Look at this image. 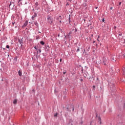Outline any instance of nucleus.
Instances as JSON below:
<instances>
[{
	"label": "nucleus",
	"mask_w": 125,
	"mask_h": 125,
	"mask_svg": "<svg viewBox=\"0 0 125 125\" xmlns=\"http://www.w3.org/2000/svg\"><path fill=\"white\" fill-rule=\"evenodd\" d=\"M103 62L104 63V65H106V63H107V60L105 58H103Z\"/></svg>",
	"instance_id": "f03ea898"
},
{
	"label": "nucleus",
	"mask_w": 125,
	"mask_h": 125,
	"mask_svg": "<svg viewBox=\"0 0 125 125\" xmlns=\"http://www.w3.org/2000/svg\"><path fill=\"white\" fill-rule=\"evenodd\" d=\"M60 62H62V59H61L60 60Z\"/></svg>",
	"instance_id": "aec40b11"
},
{
	"label": "nucleus",
	"mask_w": 125,
	"mask_h": 125,
	"mask_svg": "<svg viewBox=\"0 0 125 125\" xmlns=\"http://www.w3.org/2000/svg\"><path fill=\"white\" fill-rule=\"evenodd\" d=\"M19 42L20 43V44H21V45H22V44H23V40L19 39Z\"/></svg>",
	"instance_id": "39448f33"
},
{
	"label": "nucleus",
	"mask_w": 125,
	"mask_h": 125,
	"mask_svg": "<svg viewBox=\"0 0 125 125\" xmlns=\"http://www.w3.org/2000/svg\"><path fill=\"white\" fill-rule=\"evenodd\" d=\"M15 24V22H12V25H14Z\"/></svg>",
	"instance_id": "412c9836"
},
{
	"label": "nucleus",
	"mask_w": 125,
	"mask_h": 125,
	"mask_svg": "<svg viewBox=\"0 0 125 125\" xmlns=\"http://www.w3.org/2000/svg\"><path fill=\"white\" fill-rule=\"evenodd\" d=\"M111 60H112V61H113V62H116V59H115L114 57L111 58Z\"/></svg>",
	"instance_id": "6e6552de"
},
{
	"label": "nucleus",
	"mask_w": 125,
	"mask_h": 125,
	"mask_svg": "<svg viewBox=\"0 0 125 125\" xmlns=\"http://www.w3.org/2000/svg\"><path fill=\"white\" fill-rule=\"evenodd\" d=\"M119 36H122V34H119Z\"/></svg>",
	"instance_id": "c756f323"
},
{
	"label": "nucleus",
	"mask_w": 125,
	"mask_h": 125,
	"mask_svg": "<svg viewBox=\"0 0 125 125\" xmlns=\"http://www.w3.org/2000/svg\"><path fill=\"white\" fill-rule=\"evenodd\" d=\"M18 74H19V76H20V77H21L22 76V72H21V71H18Z\"/></svg>",
	"instance_id": "423d86ee"
},
{
	"label": "nucleus",
	"mask_w": 125,
	"mask_h": 125,
	"mask_svg": "<svg viewBox=\"0 0 125 125\" xmlns=\"http://www.w3.org/2000/svg\"><path fill=\"white\" fill-rule=\"evenodd\" d=\"M70 34H71V32H70V33H69L68 36H70Z\"/></svg>",
	"instance_id": "c85d7f7f"
},
{
	"label": "nucleus",
	"mask_w": 125,
	"mask_h": 125,
	"mask_svg": "<svg viewBox=\"0 0 125 125\" xmlns=\"http://www.w3.org/2000/svg\"><path fill=\"white\" fill-rule=\"evenodd\" d=\"M105 21V20L104 19H102V22H104Z\"/></svg>",
	"instance_id": "2eb2a0df"
},
{
	"label": "nucleus",
	"mask_w": 125,
	"mask_h": 125,
	"mask_svg": "<svg viewBox=\"0 0 125 125\" xmlns=\"http://www.w3.org/2000/svg\"><path fill=\"white\" fill-rule=\"evenodd\" d=\"M110 9H111V10H112L113 9V7H111Z\"/></svg>",
	"instance_id": "4be33fe9"
},
{
	"label": "nucleus",
	"mask_w": 125,
	"mask_h": 125,
	"mask_svg": "<svg viewBox=\"0 0 125 125\" xmlns=\"http://www.w3.org/2000/svg\"><path fill=\"white\" fill-rule=\"evenodd\" d=\"M93 88H95V85H93Z\"/></svg>",
	"instance_id": "a878e982"
},
{
	"label": "nucleus",
	"mask_w": 125,
	"mask_h": 125,
	"mask_svg": "<svg viewBox=\"0 0 125 125\" xmlns=\"http://www.w3.org/2000/svg\"><path fill=\"white\" fill-rule=\"evenodd\" d=\"M124 105H125V103L124 104Z\"/></svg>",
	"instance_id": "473e14b6"
},
{
	"label": "nucleus",
	"mask_w": 125,
	"mask_h": 125,
	"mask_svg": "<svg viewBox=\"0 0 125 125\" xmlns=\"http://www.w3.org/2000/svg\"><path fill=\"white\" fill-rule=\"evenodd\" d=\"M99 121H100V124H101V118L100 117L99 118Z\"/></svg>",
	"instance_id": "f8f14e48"
},
{
	"label": "nucleus",
	"mask_w": 125,
	"mask_h": 125,
	"mask_svg": "<svg viewBox=\"0 0 125 125\" xmlns=\"http://www.w3.org/2000/svg\"><path fill=\"white\" fill-rule=\"evenodd\" d=\"M9 45H6V48H9Z\"/></svg>",
	"instance_id": "4468645a"
},
{
	"label": "nucleus",
	"mask_w": 125,
	"mask_h": 125,
	"mask_svg": "<svg viewBox=\"0 0 125 125\" xmlns=\"http://www.w3.org/2000/svg\"><path fill=\"white\" fill-rule=\"evenodd\" d=\"M96 9H97V7H96Z\"/></svg>",
	"instance_id": "72a5a7b5"
},
{
	"label": "nucleus",
	"mask_w": 125,
	"mask_h": 125,
	"mask_svg": "<svg viewBox=\"0 0 125 125\" xmlns=\"http://www.w3.org/2000/svg\"><path fill=\"white\" fill-rule=\"evenodd\" d=\"M17 103V100H14L13 101L14 104H16Z\"/></svg>",
	"instance_id": "1a4fd4ad"
},
{
	"label": "nucleus",
	"mask_w": 125,
	"mask_h": 125,
	"mask_svg": "<svg viewBox=\"0 0 125 125\" xmlns=\"http://www.w3.org/2000/svg\"><path fill=\"white\" fill-rule=\"evenodd\" d=\"M39 52H40V53H41V52H42V50L41 49H39Z\"/></svg>",
	"instance_id": "ddd939ff"
},
{
	"label": "nucleus",
	"mask_w": 125,
	"mask_h": 125,
	"mask_svg": "<svg viewBox=\"0 0 125 125\" xmlns=\"http://www.w3.org/2000/svg\"><path fill=\"white\" fill-rule=\"evenodd\" d=\"M11 4H12L11 3H10V4H9V7H10V6H11Z\"/></svg>",
	"instance_id": "6ab92c4d"
},
{
	"label": "nucleus",
	"mask_w": 125,
	"mask_h": 125,
	"mask_svg": "<svg viewBox=\"0 0 125 125\" xmlns=\"http://www.w3.org/2000/svg\"><path fill=\"white\" fill-rule=\"evenodd\" d=\"M69 22H70V21H71V19L70 18V17L69 18Z\"/></svg>",
	"instance_id": "b1692460"
},
{
	"label": "nucleus",
	"mask_w": 125,
	"mask_h": 125,
	"mask_svg": "<svg viewBox=\"0 0 125 125\" xmlns=\"http://www.w3.org/2000/svg\"><path fill=\"white\" fill-rule=\"evenodd\" d=\"M35 4H36L37 6L39 5V4H38V2H37L35 3Z\"/></svg>",
	"instance_id": "f3484780"
},
{
	"label": "nucleus",
	"mask_w": 125,
	"mask_h": 125,
	"mask_svg": "<svg viewBox=\"0 0 125 125\" xmlns=\"http://www.w3.org/2000/svg\"><path fill=\"white\" fill-rule=\"evenodd\" d=\"M34 48H35V49H36V50H38V49L37 48V47H36V46H35V47H34Z\"/></svg>",
	"instance_id": "a211bd4d"
},
{
	"label": "nucleus",
	"mask_w": 125,
	"mask_h": 125,
	"mask_svg": "<svg viewBox=\"0 0 125 125\" xmlns=\"http://www.w3.org/2000/svg\"><path fill=\"white\" fill-rule=\"evenodd\" d=\"M58 19L59 20V21H60V23H61V16H60L58 18Z\"/></svg>",
	"instance_id": "0eeeda50"
},
{
	"label": "nucleus",
	"mask_w": 125,
	"mask_h": 125,
	"mask_svg": "<svg viewBox=\"0 0 125 125\" xmlns=\"http://www.w3.org/2000/svg\"><path fill=\"white\" fill-rule=\"evenodd\" d=\"M57 115H58L57 113H55L54 117H57Z\"/></svg>",
	"instance_id": "9b49d317"
},
{
	"label": "nucleus",
	"mask_w": 125,
	"mask_h": 125,
	"mask_svg": "<svg viewBox=\"0 0 125 125\" xmlns=\"http://www.w3.org/2000/svg\"><path fill=\"white\" fill-rule=\"evenodd\" d=\"M66 74V72H63V75H65Z\"/></svg>",
	"instance_id": "bb28decb"
},
{
	"label": "nucleus",
	"mask_w": 125,
	"mask_h": 125,
	"mask_svg": "<svg viewBox=\"0 0 125 125\" xmlns=\"http://www.w3.org/2000/svg\"><path fill=\"white\" fill-rule=\"evenodd\" d=\"M37 16H38V15L36 13H35L34 15L32 16V19L34 20V18H35V17H37Z\"/></svg>",
	"instance_id": "20e7f679"
},
{
	"label": "nucleus",
	"mask_w": 125,
	"mask_h": 125,
	"mask_svg": "<svg viewBox=\"0 0 125 125\" xmlns=\"http://www.w3.org/2000/svg\"><path fill=\"white\" fill-rule=\"evenodd\" d=\"M75 109L73 108L72 111H74Z\"/></svg>",
	"instance_id": "cd10ccee"
},
{
	"label": "nucleus",
	"mask_w": 125,
	"mask_h": 125,
	"mask_svg": "<svg viewBox=\"0 0 125 125\" xmlns=\"http://www.w3.org/2000/svg\"><path fill=\"white\" fill-rule=\"evenodd\" d=\"M40 43H41V44H42V45H44V42H43V41H41V42H40Z\"/></svg>",
	"instance_id": "9d476101"
},
{
	"label": "nucleus",
	"mask_w": 125,
	"mask_h": 125,
	"mask_svg": "<svg viewBox=\"0 0 125 125\" xmlns=\"http://www.w3.org/2000/svg\"><path fill=\"white\" fill-rule=\"evenodd\" d=\"M97 41H99V40L97 39Z\"/></svg>",
	"instance_id": "2f4dec72"
},
{
	"label": "nucleus",
	"mask_w": 125,
	"mask_h": 125,
	"mask_svg": "<svg viewBox=\"0 0 125 125\" xmlns=\"http://www.w3.org/2000/svg\"><path fill=\"white\" fill-rule=\"evenodd\" d=\"M79 51H80V48H78L77 49V52H79Z\"/></svg>",
	"instance_id": "dca6fc26"
},
{
	"label": "nucleus",
	"mask_w": 125,
	"mask_h": 125,
	"mask_svg": "<svg viewBox=\"0 0 125 125\" xmlns=\"http://www.w3.org/2000/svg\"><path fill=\"white\" fill-rule=\"evenodd\" d=\"M81 82H82V81H83V79H81Z\"/></svg>",
	"instance_id": "7c9ffc66"
},
{
	"label": "nucleus",
	"mask_w": 125,
	"mask_h": 125,
	"mask_svg": "<svg viewBox=\"0 0 125 125\" xmlns=\"http://www.w3.org/2000/svg\"><path fill=\"white\" fill-rule=\"evenodd\" d=\"M93 43H95V41H94Z\"/></svg>",
	"instance_id": "393cba45"
},
{
	"label": "nucleus",
	"mask_w": 125,
	"mask_h": 125,
	"mask_svg": "<svg viewBox=\"0 0 125 125\" xmlns=\"http://www.w3.org/2000/svg\"><path fill=\"white\" fill-rule=\"evenodd\" d=\"M121 4H122V2H119V5H121Z\"/></svg>",
	"instance_id": "5701e85b"
},
{
	"label": "nucleus",
	"mask_w": 125,
	"mask_h": 125,
	"mask_svg": "<svg viewBox=\"0 0 125 125\" xmlns=\"http://www.w3.org/2000/svg\"><path fill=\"white\" fill-rule=\"evenodd\" d=\"M27 25H28V21H26L24 22V24H23L22 27H26V26H27Z\"/></svg>",
	"instance_id": "7ed1b4c3"
},
{
	"label": "nucleus",
	"mask_w": 125,
	"mask_h": 125,
	"mask_svg": "<svg viewBox=\"0 0 125 125\" xmlns=\"http://www.w3.org/2000/svg\"><path fill=\"white\" fill-rule=\"evenodd\" d=\"M47 22L48 24L53 23V18L52 17H47Z\"/></svg>",
	"instance_id": "f257e3e1"
}]
</instances>
